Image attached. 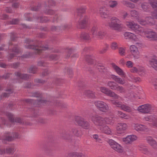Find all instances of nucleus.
Wrapping results in <instances>:
<instances>
[{
    "label": "nucleus",
    "mask_w": 157,
    "mask_h": 157,
    "mask_svg": "<svg viewBox=\"0 0 157 157\" xmlns=\"http://www.w3.org/2000/svg\"><path fill=\"white\" fill-rule=\"evenodd\" d=\"M15 75L20 79L24 80H27L29 77L28 75L26 74H21L19 72H17L15 73Z\"/></svg>",
    "instance_id": "obj_30"
},
{
    "label": "nucleus",
    "mask_w": 157,
    "mask_h": 157,
    "mask_svg": "<svg viewBox=\"0 0 157 157\" xmlns=\"http://www.w3.org/2000/svg\"><path fill=\"white\" fill-rule=\"evenodd\" d=\"M99 30V27L97 25H94L92 27L91 29V32L93 37L96 36V35Z\"/></svg>",
    "instance_id": "obj_38"
},
{
    "label": "nucleus",
    "mask_w": 157,
    "mask_h": 157,
    "mask_svg": "<svg viewBox=\"0 0 157 157\" xmlns=\"http://www.w3.org/2000/svg\"><path fill=\"white\" fill-rule=\"evenodd\" d=\"M112 78L116 82L121 85H123L125 83V81L124 79H122L118 77L115 75H112Z\"/></svg>",
    "instance_id": "obj_31"
},
{
    "label": "nucleus",
    "mask_w": 157,
    "mask_h": 157,
    "mask_svg": "<svg viewBox=\"0 0 157 157\" xmlns=\"http://www.w3.org/2000/svg\"><path fill=\"white\" fill-rule=\"evenodd\" d=\"M118 5L117 1H111L109 2V6L112 8H114L117 6Z\"/></svg>",
    "instance_id": "obj_43"
},
{
    "label": "nucleus",
    "mask_w": 157,
    "mask_h": 157,
    "mask_svg": "<svg viewBox=\"0 0 157 157\" xmlns=\"http://www.w3.org/2000/svg\"><path fill=\"white\" fill-rule=\"evenodd\" d=\"M90 118L95 125L99 127L103 126L104 117L98 115L94 114L90 116Z\"/></svg>",
    "instance_id": "obj_4"
},
{
    "label": "nucleus",
    "mask_w": 157,
    "mask_h": 157,
    "mask_svg": "<svg viewBox=\"0 0 157 157\" xmlns=\"http://www.w3.org/2000/svg\"><path fill=\"white\" fill-rule=\"evenodd\" d=\"M149 63L151 66L157 71V59H152L149 61Z\"/></svg>",
    "instance_id": "obj_32"
},
{
    "label": "nucleus",
    "mask_w": 157,
    "mask_h": 157,
    "mask_svg": "<svg viewBox=\"0 0 157 157\" xmlns=\"http://www.w3.org/2000/svg\"><path fill=\"white\" fill-rule=\"evenodd\" d=\"M149 4L152 7L153 9H155L157 10V2L155 1H153L151 0L149 1Z\"/></svg>",
    "instance_id": "obj_51"
},
{
    "label": "nucleus",
    "mask_w": 157,
    "mask_h": 157,
    "mask_svg": "<svg viewBox=\"0 0 157 157\" xmlns=\"http://www.w3.org/2000/svg\"><path fill=\"white\" fill-rule=\"evenodd\" d=\"M134 65L133 63L131 61H128L126 62V65L128 68L132 67Z\"/></svg>",
    "instance_id": "obj_62"
},
{
    "label": "nucleus",
    "mask_w": 157,
    "mask_h": 157,
    "mask_svg": "<svg viewBox=\"0 0 157 157\" xmlns=\"http://www.w3.org/2000/svg\"><path fill=\"white\" fill-rule=\"evenodd\" d=\"M110 48L113 50H116L118 48V44L116 42H113L111 43Z\"/></svg>",
    "instance_id": "obj_50"
},
{
    "label": "nucleus",
    "mask_w": 157,
    "mask_h": 157,
    "mask_svg": "<svg viewBox=\"0 0 157 157\" xmlns=\"http://www.w3.org/2000/svg\"><path fill=\"white\" fill-rule=\"evenodd\" d=\"M92 138L96 142L101 143V139L99 137L98 135L97 134H93L92 135Z\"/></svg>",
    "instance_id": "obj_45"
},
{
    "label": "nucleus",
    "mask_w": 157,
    "mask_h": 157,
    "mask_svg": "<svg viewBox=\"0 0 157 157\" xmlns=\"http://www.w3.org/2000/svg\"><path fill=\"white\" fill-rule=\"evenodd\" d=\"M154 115H151L149 116H146L144 117L143 119L146 121L152 122V123H153Z\"/></svg>",
    "instance_id": "obj_42"
},
{
    "label": "nucleus",
    "mask_w": 157,
    "mask_h": 157,
    "mask_svg": "<svg viewBox=\"0 0 157 157\" xmlns=\"http://www.w3.org/2000/svg\"><path fill=\"white\" fill-rule=\"evenodd\" d=\"M134 128L138 132H145L148 130V128L147 126L138 123L134 124Z\"/></svg>",
    "instance_id": "obj_17"
},
{
    "label": "nucleus",
    "mask_w": 157,
    "mask_h": 157,
    "mask_svg": "<svg viewBox=\"0 0 157 157\" xmlns=\"http://www.w3.org/2000/svg\"><path fill=\"white\" fill-rule=\"evenodd\" d=\"M19 137V135L17 133H15L13 137L11 136L10 134L8 132H7L4 134V137L2 139L3 142L4 143L5 141H12L13 138H18Z\"/></svg>",
    "instance_id": "obj_11"
},
{
    "label": "nucleus",
    "mask_w": 157,
    "mask_h": 157,
    "mask_svg": "<svg viewBox=\"0 0 157 157\" xmlns=\"http://www.w3.org/2000/svg\"><path fill=\"white\" fill-rule=\"evenodd\" d=\"M130 14L131 16L133 17H138L139 13L136 10H132L130 11Z\"/></svg>",
    "instance_id": "obj_47"
},
{
    "label": "nucleus",
    "mask_w": 157,
    "mask_h": 157,
    "mask_svg": "<svg viewBox=\"0 0 157 157\" xmlns=\"http://www.w3.org/2000/svg\"><path fill=\"white\" fill-rule=\"evenodd\" d=\"M108 45H106V46L105 47L103 48L100 49L99 50V53L101 54H103L105 53L106 52V51L108 50Z\"/></svg>",
    "instance_id": "obj_52"
},
{
    "label": "nucleus",
    "mask_w": 157,
    "mask_h": 157,
    "mask_svg": "<svg viewBox=\"0 0 157 157\" xmlns=\"http://www.w3.org/2000/svg\"><path fill=\"white\" fill-rule=\"evenodd\" d=\"M117 85L116 83L113 81H109L107 83V86L113 90H115Z\"/></svg>",
    "instance_id": "obj_39"
},
{
    "label": "nucleus",
    "mask_w": 157,
    "mask_h": 157,
    "mask_svg": "<svg viewBox=\"0 0 157 157\" xmlns=\"http://www.w3.org/2000/svg\"><path fill=\"white\" fill-rule=\"evenodd\" d=\"M96 67L100 72L106 73L108 71L107 68L103 65H98L96 66Z\"/></svg>",
    "instance_id": "obj_33"
},
{
    "label": "nucleus",
    "mask_w": 157,
    "mask_h": 157,
    "mask_svg": "<svg viewBox=\"0 0 157 157\" xmlns=\"http://www.w3.org/2000/svg\"><path fill=\"white\" fill-rule=\"evenodd\" d=\"M99 12L102 18H105L108 17L107 9L105 6H102L100 8Z\"/></svg>",
    "instance_id": "obj_26"
},
{
    "label": "nucleus",
    "mask_w": 157,
    "mask_h": 157,
    "mask_svg": "<svg viewBox=\"0 0 157 157\" xmlns=\"http://www.w3.org/2000/svg\"><path fill=\"white\" fill-rule=\"evenodd\" d=\"M131 53L135 59H138L140 58V53L137 48L134 45H132L130 48Z\"/></svg>",
    "instance_id": "obj_12"
},
{
    "label": "nucleus",
    "mask_w": 157,
    "mask_h": 157,
    "mask_svg": "<svg viewBox=\"0 0 157 157\" xmlns=\"http://www.w3.org/2000/svg\"><path fill=\"white\" fill-rule=\"evenodd\" d=\"M36 18L38 21L41 23H45L50 21L48 17L45 16L37 17Z\"/></svg>",
    "instance_id": "obj_34"
},
{
    "label": "nucleus",
    "mask_w": 157,
    "mask_h": 157,
    "mask_svg": "<svg viewBox=\"0 0 157 157\" xmlns=\"http://www.w3.org/2000/svg\"><path fill=\"white\" fill-rule=\"evenodd\" d=\"M109 143L114 150L118 152H122L123 151L122 147L121 146L113 140L109 141Z\"/></svg>",
    "instance_id": "obj_10"
},
{
    "label": "nucleus",
    "mask_w": 157,
    "mask_h": 157,
    "mask_svg": "<svg viewBox=\"0 0 157 157\" xmlns=\"http://www.w3.org/2000/svg\"><path fill=\"white\" fill-rule=\"evenodd\" d=\"M88 21V17L86 16H84L82 20L78 22L77 25V27L78 29H85L86 26Z\"/></svg>",
    "instance_id": "obj_16"
},
{
    "label": "nucleus",
    "mask_w": 157,
    "mask_h": 157,
    "mask_svg": "<svg viewBox=\"0 0 157 157\" xmlns=\"http://www.w3.org/2000/svg\"><path fill=\"white\" fill-rule=\"evenodd\" d=\"M148 4L144 2L142 4L141 7L144 11H146L148 8Z\"/></svg>",
    "instance_id": "obj_57"
},
{
    "label": "nucleus",
    "mask_w": 157,
    "mask_h": 157,
    "mask_svg": "<svg viewBox=\"0 0 157 157\" xmlns=\"http://www.w3.org/2000/svg\"><path fill=\"white\" fill-rule=\"evenodd\" d=\"M138 72L137 73L140 75H143V73H144V69L143 67H141L137 68Z\"/></svg>",
    "instance_id": "obj_60"
},
{
    "label": "nucleus",
    "mask_w": 157,
    "mask_h": 157,
    "mask_svg": "<svg viewBox=\"0 0 157 157\" xmlns=\"http://www.w3.org/2000/svg\"><path fill=\"white\" fill-rule=\"evenodd\" d=\"M113 123V118L110 117L104 118L103 125L105 124H112Z\"/></svg>",
    "instance_id": "obj_35"
},
{
    "label": "nucleus",
    "mask_w": 157,
    "mask_h": 157,
    "mask_svg": "<svg viewBox=\"0 0 157 157\" xmlns=\"http://www.w3.org/2000/svg\"><path fill=\"white\" fill-rule=\"evenodd\" d=\"M11 51L14 52L15 54L12 53L9 54L8 56V60H10L13 59L15 56L16 54L19 53L20 52L19 48L17 46L13 47Z\"/></svg>",
    "instance_id": "obj_21"
},
{
    "label": "nucleus",
    "mask_w": 157,
    "mask_h": 157,
    "mask_svg": "<svg viewBox=\"0 0 157 157\" xmlns=\"http://www.w3.org/2000/svg\"><path fill=\"white\" fill-rule=\"evenodd\" d=\"M19 20L17 19H13L10 22V24L11 25H16L18 23Z\"/></svg>",
    "instance_id": "obj_64"
},
{
    "label": "nucleus",
    "mask_w": 157,
    "mask_h": 157,
    "mask_svg": "<svg viewBox=\"0 0 157 157\" xmlns=\"http://www.w3.org/2000/svg\"><path fill=\"white\" fill-rule=\"evenodd\" d=\"M112 65L114 69L119 75L125 77V73L120 68L114 63H112Z\"/></svg>",
    "instance_id": "obj_22"
},
{
    "label": "nucleus",
    "mask_w": 157,
    "mask_h": 157,
    "mask_svg": "<svg viewBox=\"0 0 157 157\" xmlns=\"http://www.w3.org/2000/svg\"><path fill=\"white\" fill-rule=\"evenodd\" d=\"M48 3H45V5L46 6L51 7L56 5L55 2L52 0H49L48 1Z\"/></svg>",
    "instance_id": "obj_46"
},
{
    "label": "nucleus",
    "mask_w": 157,
    "mask_h": 157,
    "mask_svg": "<svg viewBox=\"0 0 157 157\" xmlns=\"http://www.w3.org/2000/svg\"><path fill=\"white\" fill-rule=\"evenodd\" d=\"M152 109L151 105L149 104H146L139 106L137 110L139 112L144 114L149 113Z\"/></svg>",
    "instance_id": "obj_7"
},
{
    "label": "nucleus",
    "mask_w": 157,
    "mask_h": 157,
    "mask_svg": "<svg viewBox=\"0 0 157 157\" xmlns=\"http://www.w3.org/2000/svg\"><path fill=\"white\" fill-rule=\"evenodd\" d=\"M69 157H85V156L81 153H75L73 154V155H69Z\"/></svg>",
    "instance_id": "obj_56"
},
{
    "label": "nucleus",
    "mask_w": 157,
    "mask_h": 157,
    "mask_svg": "<svg viewBox=\"0 0 157 157\" xmlns=\"http://www.w3.org/2000/svg\"><path fill=\"white\" fill-rule=\"evenodd\" d=\"M120 93H125L126 90L122 86L117 85L116 89L115 90Z\"/></svg>",
    "instance_id": "obj_48"
},
{
    "label": "nucleus",
    "mask_w": 157,
    "mask_h": 157,
    "mask_svg": "<svg viewBox=\"0 0 157 157\" xmlns=\"http://www.w3.org/2000/svg\"><path fill=\"white\" fill-rule=\"evenodd\" d=\"M44 12L45 14L47 15H55V16L54 17V20H53V22H55L57 20V17L56 16L57 13L56 11H54L50 9H46L44 10Z\"/></svg>",
    "instance_id": "obj_20"
},
{
    "label": "nucleus",
    "mask_w": 157,
    "mask_h": 157,
    "mask_svg": "<svg viewBox=\"0 0 157 157\" xmlns=\"http://www.w3.org/2000/svg\"><path fill=\"white\" fill-rule=\"evenodd\" d=\"M94 104L97 109L101 112L106 113L109 110L108 105L103 101H96L94 102Z\"/></svg>",
    "instance_id": "obj_3"
},
{
    "label": "nucleus",
    "mask_w": 157,
    "mask_h": 157,
    "mask_svg": "<svg viewBox=\"0 0 157 157\" xmlns=\"http://www.w3.org/2000/svg\"><path fill=\"white\" fill-rule=\"evenodd\" d=\"M126 25L128 28L132 30H139V25L134 21H127Z\"/></svg>",
    "instance_id": "obj_18"
},
{
    "label": "nucleus",
    "mask_w": 157,
    "mask_h": 157,
    "mask_svg": "<svg viewBox=\"0 0 157 157\" xmlns=\"http://www.w3.org/2000/svg\"><path fill=\"white\" fill-rule=\"evenodd\" d=\"M121 109L128 113H130L132 112V109L130 106L126 105L123 104Z\"/></svg>",
    "instance_id": "obj_40"
},
{
    "label": "nucleus",
    "mask_w": 157,
    "mask_h": 157,
    "mask_svg": "<svg viewBox=\"0 0 157 157\" xmlns=\"http://www.w3.org/2000/svg\"><path fill=\"white\" fill-rule=\"evenodd\" d=\"M61 137L63 139L68 142H71L72 140L73 135L70 130L63 132Z\"/></svg>",
    "instance_id": "obj_15"
},
{
    "label": "nucleus",
    "mask_w": 157,
    "mask_h": 157,
    "mask_svg": "<svg viewBox=\"0 0 157 157\" xmlns=\"http://www.w3.org/2000/svg\"><path fill=\"white\" fill-rule=\"evenodd\" d=\"M128 126L125 123L120 122L117 123L116 126V130L118 133L121 134L124 132L127 129Z\"/></svg>",
    "instance_id": "obj_9"
},
{
    "label": "nucleus",
    "mask_w": 157,
    "mask_h": 157,
    "mask_svg": "<svg viewBox=\"0 0 157 157\" xmlns=\"http://www.w3.org/2000/svg\"><path fill=\"white\" fill-rule=\"evenodd\" d=\"M132 81L134 82H140L141 81V79L140 77H133L132 78Z\"/></svg>",
    "instance_id": "obj_63"
},
{
    "label": "nucleus",
    "mask_w": 157,
    "mask_h": 157,
    "mask_svg": "<svg viewBox=\"0 0 157 157\" xmlns=\"http://www.w3.org/2000/svg\"><path fill=\"white\" fill-rule=\"evenodd\" d=\"M146 140L150 145L154 148H157V143L156 141L151 137L149 136L146 138Z\"/></svg>",
    "instance_id": "obj_27"
},
{
    "label": "nucleus",
    "mask_w": 157,
    "mask_h": 157,
    "mask_svg": "<svg viewBox=\"0 0 157 157\" xmlns=\"http://www.w3.org/2000/svg\"><path fill=\"white\" fill-rule=\"evenodd\" d=\"M153 19L151 17H146L145 20L141 19L139 21V23L143 25H145L148 24L152 25L153 24Z\"/></svg>",
    "instance_id": "obj_19"
},
{
    "label": "nucleus",
    "mask_w": 157,
    "mask_h": 157,
    "mask_svg": "<svg viewBox=\"0 0 157 157\" xmlns=\"http://www.w3.org/2000/svg\"><path fill=\"white\" fill-rule=\"evenodd\" d=\"M112 104L116 105L117 107L121 109L122 105H123L121 102H119L117 101H111Z\"/></svg>",
    "instance_id": "obj_44"
},
{
    "label": "nucleus",
    "mask_w": 157,
    "mask_h": 157,
    "mask_svg": "<svg viewBox=\"0 0 157 157\" xmlns=\"http://www.w3.org/2000/svg\"><path fill=\"white\" fill-rule=\"evenodd\" d=\"M85 59L88 63L91 64L94 63L95 57L93 55H87L85 56Z\"/></svg>",
    "instance_id": "obj_29"
},
{
    "label": "nucleus",
    "mask_w": 157,
    "mask_h": 157,
    "mask_svg": "<svg viewBox=\"0 0 157 157\" xmlns=\"http://www.w3.org/2000/svg\"><path fill=\"white\" fill-rule=\"evenodd\" d=\"M137 136L134 135L127 136L126 137L123 138V140L126 144H130L137 139Z\"/></svg>",
    "instance_id": "obj_13"
},
{
    "label": "nucleus",
    "mask_w": 157,
    "mask_h": 157,
    "mask_svg": "<svg viewBox=\"0 0 157 157\" xmlns=\"http://www.w3.org/2000/svg\"><path fill=\"white\" fill-rule=\"evenodd\" d=\"M14 151L15 149L13 147H8L6 149V153L8 154H12Z\"/></svg>",
    "instance_id": "obj_55"
},
{
    "label": "nucleus",
    "mask_w": 157,
    "mask_h": 157,
    "mask_svg": "<svg viewBox=\"0 0 157 157\" xmlns=\"http://www.w3.org/2000/svg\"><path fill=\"white\" fill-rule=\"evenodd\" d=\"M117 114L119 117L121 118H123L125 119H128L130 118L129 116L120 111H118L117 112Z\"/></svg>",
    "instance_id": "obj_37"
},
{
    "label": "nucleus",
    "mask_w": 157,
    "mask_h": 157,
    "mask_svg": "<svg viewBox=\"0 0 157 157\" xmlns=\"http://www.w3.org/2000/svg\"><path fill=\"white\" fill-rule=\"evenodd\" d=\"M124 36L126 39H130L134 41H136L138 40L136 36L133 33L130 32H125L124 34Z\"/></svg>",
    "instance_id": "obj_23"
},
{
    "label": "nucleus",
    "mask_w": 157,
    "mask_h": 157,
    "mask_svg": "<svg viewBox=\"0 0 157 157\" xmlns=\"http://www.w3.org/2000/svg\"><path fill=\"white\" fill-rule=\"evenodd\" d=\"M70 131L71 132V134L76 136L79 137L82 135L80 129L77 127H73Z\"/></svg>",
    "instance_id": "obj_25"
},
{
    "label": "nucleus",
    "mask_w": 157,
    "mask_h": 157,
    "mask_svg": "<svg viewBox=\"0 0 157 157\" xmlns=\"http://www.w3.org/2000/svg\"><path fill=\"white\" fill-rule=\"evenodd\" d=\"M99 129L101 132L104 133L107 135H110L111 134L112 131L110 128L108 126L105 125L99 127Z\"/></svg>",
    "instance_id": "obj_24"
},
{
    "label": "nucleus",
    "mask_w": 157,
    "mask_h": 157,
    "mask_svg": "<svg viewBox=\"0 0 157 157\" xmlns=\"http://www.w3.org/2000/svg\"><path fill=\"white\" fill-rule=\"evenodd\" d=\"M145 37L152 40H157V34L154 32L147 30L144 32Z\"/></svg>",
    "instance_id": "obj_14"
},
{
    "label": "nucleus",
    "mask_w": 157,
    "mask_h": 157,
    "mask_svg": "<svg viewBox=\"0 0 157 157\" xmlns=\"http://www.w3.org/2000/svg\"><path fill=\"white\" fill-rule=\"evenodd\" d=\"M50 60H55L58 59V57L56 54H51L48 56Z\"/></svg>",
    "instance_id": "obj_49"
},
{
    "label": "nucleus",
    "mask_w": 157,
    "mask_h": 157,
    "mask_svg": "<svg viewBox=\"0 0 157 157\" xmlns=\"http://www.w3.org/2000/svg\"><path fill=\"white\" fill-rule=\"evenodd\" d=\"M47 102V101L46 100H42L41 99L38 100L37 102V103L38 105V106L40 107V105H44V104L46 103Z\"/></svg>",
    "instance_id": "obj_59"
},
{
    "label": "nucleus",
    "mask_w": 157,
    "mask_h": 157,
    "mask_svg": "<svg viewBox=\"0 0 157 157\" xmlns=\"http://www.w3.org/2000/svg\"><path fill=\"white\" fill-rule=\"evenodd\" d=\"M106 34V33L105 31L99 30L98 31L97 35H96V36H97L98 38L100 39H102Z\"/></svg>",
    "instance_id": "obj_41"
},
{
    "label": "nucleus",
    "mask_w": 157,
    "mask_h": 157,
    "mask_svg": "<svg viewBox=\"0 0 157 157\" xmlns=\"http://www.w3.org/2000/svg\"><path fill=\"white\" fill-rule=\"evenodd\" d=\"M84 94L90 98H96V97L95 95V93L91 90H86L84 93Z\"/></svg>",
    "instance_id": "obj_28"
},
{
    "label": "nucleus",
    "mask_w": 157,
    "mask_h": 157,
    "mask_svg": "<svg viewBox=\"0 0 157 157\" xmlns=\"http://www.w3.org/2000/svg\"><path fill=\"white\" fill-rule=\"evenodd\" d=\"M100 91L105 95L114 98L115 99H118L119 96L114 92L104 86L100 87Z\"/></svg>",
    "instance_id": "obj_6"
},
{
    "label": "nucleus",
    "mask_w": 157,
    "mask_h": 157,
    "mask_svg": "<svg viewBox=\"0 0 157 157\" xmlns=\"http://www.w3.org/2000/svg\"><path fill=\"white\" fill-rule=\"evenodd\" d=\"M25 43L28 45H25L26 48L28 49H32L35 51V53L39 54L42 52L43 50L48 49V45L45 46H41L39 42L37 41H33L29 39H26Z\"/></svg>",
    "instance_id": "obj_1"
},
{
    "label": "nucleus",
    "mask_w": 157,
    "mask_h": 157,
    "mask_svg": "<svg viewBox=\"0 0 157 157\" xmlns=\"http://www.w3.org/2000/svg\"><path fill=\"white\" fill-rule=\"evenodd\" d=\"M152 125L155 127L157 128V114L154 115V119Z\"/></svg>",
    "instance_id": "obj_61"
},
{
    "label": "nucleus",
    "mask_w": 157,
    "mask_h": 157,
    "mask_svg": "<svg viewBox=\"0 0 157 157\" xmlns=\"http://www.w3.org/2000/svg\"><path fill=\"white\" fill-rule=\"evenodd\" d=\"M125 48L120 47L119 48V53L120 55L124 56L125 55Z\"/></svg>",
    "instance_id": "obj_53"
},
{
    "label": "nucleus",
    "mask_w": 157,
    "mask_h": 157,
    "mask_svg": "<svg viewBox=\"0 0 157 157\" xmlns=\"http://www.w3.org/2000/svg\"><path fill=\"white\" fill-rule=\"evenodd\" d=\"M37 68L36 67H31L29 69V72L30 73L35 74L36 72Z\"/></svg>",
    "instance_id": "obj_58"
},
{
    "label": "nucleus",
    "mask_w": 157,
    "mask_h": 157,
    "mask_svg": "<svg viewBox=\"0 0 157 157\" xmlns=\"http://www.w3.org/2000/svg\"><path fill=\"white\" fill-rule=\"evenodd\" d=\"M0 114L6 115L11 122H16L19 123H22V120L20 118H17L15 119L13 115L10 113L1 112H0Z\"/></svg>",
    "instance_id": "obj_8"
},
{
    "label": "nucleus",
    "mask_w": 157,
    "mask_h": 157,
    "mask_svg": "<svg viewBox=\"0 0 157 157\" xmlns=\"http://www.w3.org/2000/svg\"><path fill=\"white\" fill-rule=\"evenodd\" d=\"M108 23V26L112 29L117 31H121L123 29V25L121 23V21L117 17H113Z\"/></svg>",
    "instance_id": "obj_2"
},
{
    "label": "nucleus",
    "mask_w": 157,
    "mask_h": 157,
    "mask_svg": "<svg viewBox=\"0 0 157 157\" xmlns=\"http://www.w3.org/2000/svg\"><path fill=\"white\" fill-rule=\"evenodd\" d=\"M86 7H81L80 8L77 9V13H84L86 9Z\"/></svg>",
    "instance_id": "obj_54"
},
{
    "label": "nucleus",
    "mask_w": 157,
    "mask_h": 157,
    "mask_svg": "<svg viewBox=\"0 0 157 157\" xmlns=\"http://www.w3.org/2000/svg\"><path fill=\"white\" fill-rule=\"evenodd\" d=\"M80 37L85 40H90L91 39L90 34L86 33H82L80 35Z\"/></svg>",
    "instance_id": "obj_36"
},
{
    "label": "nucleus",
    "mask_w": 157,
    "mask_h": 157,
    "mask_svg": "<svg viewBox=\"0 0 157 157\" xmlns=\"http://www.w3.org/2000/svg\"><path fill=\"white\" fill-rule=\"evenodd\" d=\"M75 121L80 126L85 129H88L90 128L89 123L85 121L84 119L81 117L76 116L75 117Z\"/></svg>",
    "instance_id": "obj_5"
}]
</instances>
